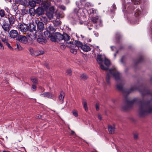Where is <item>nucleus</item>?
I'll list each match as a JSON object with an SVG mask.
<instances>
[{"label": "nucleus", "mask_w": 152, "mask_h": 152, "mask_svg": "<svg viewBox=\"0 0 152 152\" xmlns=\"http://www.w3.org/2000/svg\"><path fill=\"white\" fill-rule=\"evenodd\" d=\"M56 16L57 19H59L62 17L61 15L59 12H57L56 14Z\"/></svg>", "instance_id": "nucleus-46"}, {"label": "nucleus", "mask_w": 152, "mask_h": 152, "mask_svg": "<svg viewBox=\"0 0 152 152\" xmlns=\"http://www.w3.org/2000/svg\"><path fill=\"white\" fill-rule=\"evenodd\" d=\"M64 96L65 94L64 93L63 91H61L58 97L59 101L61 104H62L64 102Z\"/></svg>", "instance_id": "nucleus-18"}, {"label": "nucleus", "mask_w": 152, "mask_h": 152, "mask_svg": "<svg viewBox=\"0 0 152 152\" xmlns=\"http://www.w3.org/2000/svg\"><path fill=\"white\" fill-rule=\"evenodd\" d=\"M97 60L99 64L100 67L102 69L106 70L107 68L104 67V66L102 64L103 62V60L102 58V56L101 55H98L97 56Z\"/></svg>", "instance_id": "nucleus-6"}, {"label": "nucleus", "mask_w": 152, "mask_h": 152, "mask_svg": "<svg viewBox=\"0 0 152 152\" xmlns=\"http://www.w3.org/2000/svg\"><path fill=\"white\" fill-rule=\"evenodd\" d=\"M72 71L70 69H68L66 72V74L67 75L71 76L72 75Z\"/></svg>", "instance_id": "nucleus-44"}, {"label": "nucleus", "mask_w": 152, "mask_h": 152, "mask_svg": "<svg viewBox=\"0 0 152 152\" xmlns=\"http://www.w3.org/2000/svg\"><path fill=\"white\" fill-rule=\"evenodd\" d=\"M44 34L46 39H48L50 38L51 40L53 37V34L47 30L44 32Z\"/></svg>", "instance_id": "nucleus-16"}, {"label": "nucleus", "mask_w": 152, "mask_h": 152, "mask_svg": "<svg viewBox=\"0 0 152 152\" xmlns=\"http://www.w3.org/2000/svg\"><path fill=\"white\" fill-rule=\"evenodd\" d=\"M31 55L32 56H35L36 55V53H34L33 49L32 48H29L28 49Z\"/></svg>", "instance_id": "nucleus-38"}, {"label": "nucleus", "mask_w": 152, "mask_h": 152, "mask_svg": "<svg viewBox=\"0 0 152 152\" xmlns=\"http://www.w3.org/2000/svg\"><path fill=\"white\" fill-rule=\"evenodd\" d=\"M139 91L141 93L142 95L148 94H149L148 93V91L145 89H144L142 91L139 90Z\"/></svg>", "instance_id": "nucleus-34"}, {"label": "nucleus", "mask_w": 152, "mask_h": 152, "mask_svg": "<svg viewBox=\"0 0 152 152\" xmlns=\"http://www.w3.org/2000/svg\"><path fill=\"white\" fill-rule=\"evenodd\" d=\"M28 32H33L36 31V26L33 23H31L28 26Z\"/></svg>", "instance_id": "nucleus-13"}, {"label": "nucleus", "mask_w": 152, "mask_h": 152, "mask_svg": "<svg viewBox=\"0 0 152 152\" xmlns=\"http://www.w3.org/2000/svg\"><path fill=\"white\" fill-rule=\"evenodd\" d=\"M35 3H37V4H39L41 2V0H34Z\"/></svg>", "instance_id": "nucleus-59"}, {"label": "nucleus", "mask_w": 152, "mask_h": 152, "mask_svg": "<svg viewBox=\"0 0 152 152\" xmlns=\"http://www.w3.org/2000/svg\"><path fill=\"white\" fill-rule=\"evenodd\" d=\"M16 16L17 18V21L18 22H20V23L23 20V16L21 15H16Z\"/></svg>", "instance_id": "nucleus-32"}, {"label": "nucleus", "mask_w": 152, "mask_h": 152, "mask_svg": "<svg viewBox=\"0 0 152 152\" xmlns=\"http://www.w3.org/2000/svg\"><path fill=\"white\" fill-rule=\"evenodd\" d=\"M3 24L2 25V28L5 32H8L11 28V26L10 24L7 22L3 20Z\"/></svg>", "instance_id": "nucleus-5"}, {"label": "nucleus", "mask_w": 152, "mask_h": 152, "mask_svg": "<svg viewBox=\"0 0 152 152\" xmlns=\"http://www.w3.org/2000/svg\"><path fill=\"white\" fill-rule=\"evenodd\" d=\"M10 37L13 39H17V37H18V33L17 31L15 30H12L9 33Z\"/></svg>", "instance_id": "nucleus-8"}, {"label": "nucleus", "mask_w": 152, "mask_h": 152, "mask_svg": "<svg viewBox=\"0 0 152 152\" xmlns=\"http://www.w3.org/2000/svg\"><path fill=\"white\" fill-rule=\"evenodd\" d=\"M93 6V4L90 2H86L85 4V7L89 8L91 7H92Z\"/></svg>", "instance_id": "nucleus-39"}, {"label": "nucleus", "mask_w": 152, "mask_h": 152, "mask_svg": "<svg viewBox=\"0 0 152 152\" xmlns=\"http://www.w3.org/2000/svg\"><path fill=\"white\" fill-rule=\"evenodd\" d=\"M47 30L53 34L56 31V29L52 26L50 25L48 27Z\"/></svg>", "instance_id": "nucleus-26"}, {"label": "nucleus", "mask_w": 152, "mask_h": 152, "mask_svg": "<svg viewBox=\"0 0 152 152\" xmlns=\"http://www.w3.org/2000/svg\"><path fill=\"white\" fill-rule=\"evenodd\" d=\"M42 21L44 22H47L48 21V19L46 17L42 16L41 18Z\"/></svg>", "instance_id": "nucleus-53"}, {"label": "nucleus", "mask_w": 152, "mask_h": 152, "mask_svg": "<svg viewBox=\"0 0 152 152\" xmlns=\"http://www.w3.org/2000/svg\"><path fill=\"white\" fill-rule=\"evenodd\" d=\"M134 137L135 140L137 139L138 138V135L137 134H134Z\"/></svg>", "instance_id": "nucleus-58"}, {"label": "nucleus", "mask_w": 152, "mask_h": 152, "mask_svg": "<svg viewBox=\"0 0 152 152\" xmlns=\"http://www.w3.org/2000/svg\"><path fill=\"white\" fill-rule=\"evenodd\" d=\"M63 37L62 43H64L65 41L69 40L70 38V37L66 33L63 34Z\"/></svg>", "instance_id": "nucleus-17"}, {"label": "nucleus", "mask_w": 152, "mask_h": 152, "mask_svg": "<svg viewBox=\"0 0 152 152\" xmlns=\"http://www.w3.org/2000/svg\"><path fill=\"white\" fill-rule=\"evenodd\" d=\"M86 0H80V1L82 4H83L84 3L86 2Z\"/></svg>", "instance_id": "nucleus-64"}, {"label": "nucleus", "mask_w": 152, "mask_h": 152, "mask_svg": "<svg viewBox=\"0 0 152 152\" xmlns=\"http://www.w3.org/2000/svg\"><path fill=\"white\" fill-rule=\"evenodd\" d=\"M46 15L49 18L51 19L53 18V15L52 13L50 12H48L46 13Z\"/></svg>", "instance_id": "nucleus-42"}, {"label": "nucleus", "mask_w": 152, "mask_h": 152, "mask_svg": "<svg viewBox=\"0 0 152 152\" xmlns=\"http://www.w3.org/2000/svg\"><path fill=\"white\" fill-rule=\"evenodd\" d=\"M40 96H43L44 97H46L52 99V94L49 92H46L44 93L41 94Z\"/></svg>", "instance_id": "nucleus-22"}, {"label": "nucleus", "mask_w": 152, "mask_h": 152, "mask_svg": "<svg viewBox=\"0 0 152 152\" xmlns=\"http://www.w3.org/2000/svg\"><path fill=\"white\" fill-rule=\"evenodd\" d=\"M75 47L74 48H71L70 52L74 54H76L77 53V49H75Z\"/></svg>", "instance_id": "nucleus-41"}, {"label": "nucleus", "mask_w": 152, "mask_h": 152, "mask_svg": "<svg viewBox=\"0 0 152 152\" xmlns=\"http://www.w3.org/2000/svg\"><path fill=\"white\" fill-rule=\"evenodd\" d=\"M26 35L28 37V39L29 40L33 41L36 38V32H28Z\"/></svg>", "instance_id": "nucleus-12"}, {"label": "nucleus", "mask_w": 152, "mask_h": 152, "mask_svg": "<svg viewBox=\"0 0 152 152\" xmlns=\"http://www.w3.org/2000/svg\"><path fill=\"white\" fill-rule=\"evenodd\" d=\"M35 22L37 25V28L39 30L41 31L44 29V24L42 22L39 21L37 19H35Z\"/></svg>", "instance_id": "nucleus-11"}, {"label": "nucleus", "mask_w": 152, "mask_h": 152, "mask_svg": "<svg viewBox=\"0 0 152 152\" xmlns=\"http://www.w3.org/2000/svg\"><path fill=\"white\" fill-rule=\"evenodd\" d=\"M4 48L3 44L0 41V49L3 50Z\"/></svg>", "instance_id": "nucleus-57"}, {"label": "nucleus", "mask_w": 152, "mask_h": 152, "mask_svg": "<svg viewBox=\"0 0 152 152\" xmlns=\"http://www.w3.org/2000/svg\"><path fill=\"white\" fill-rule=\"evenodd\" d=\"M112 9L111 11L112 12H113L116 9V7L115 5L114 4H113L112 6Z\"/></svg>", "instance_id": "nucleus-49"}, {"label": "nucleus", "mask_w": 152, "mask_h": 152, "mask_svg": "<svg viewBox=\"0 0 152 152\" xmlns=\"http://www.w3.org/2000/svg\"><path fill=\"white\" fill-rule=\"evenodd\" d=\"M137 100L136 99H134L131 100L127 99L126 101V103L129 106H131L133 104L135 103L137 101Z\"/></svg>", "instance_id": "nucleus-24"}, {"label": "nucleus", "mask_w": 152, "mask_h": 152, "mask_svg": "<svg viewBox=\"0 0 152 152\" xmlns=\"http://www.w3.org/2000/svg\"><path fill=\"white\" fill-rule=\"evenodd\" d=\"M110 48L112 51H114L116 49V48L114 46H111Z\"/></svg>", "instance_id": "nucleus-61"}, {"label": "nucleus", "mask_w": 152, "mask_h": 152, "mask_svg": "<svg viewBox=\"0 0 152 152\" xmlns=\"http://www.w3.org/2000/svg\"><path fill=\"white\" fill-rule=\"evenodd\" d=\"M111 75H113L115 80L118 83H120V84L118 83L117 84V87L119 90L122 91L123 90L122 82L120 79V74L117 71L115 67L110 69L109 70V72L107 75L106 77V82L109 85L110 84V79Z\"/></svg>", "instance_id": "nucleus-1"}, {"label": "nucleus", "mask_w": 152, "mask_h": 152, "mask_svg": "<svg viewBox=\"0 0 152 152\" xmlns=\"http://www.w3.org/2000/svg\"><path fill=\"white\" fill-rule=\"evenodd\" d=\"M58 7V8L63 10H66V7L63 5H59Z\"/></svg>", "instance_id": "nucleus-51"}, {"label": "nucleus", "mask_w": 152, "mask_h": 152, "mask_svg": "<svg viewBox=\"0 0 152 152\" xmlns=\"http://www.w3.org/2000/svg\"><path fill=\"white\" fill-rule=\"evenodd\" d=\"M139 89V88L137 87L136 86H134L132 87L131 88L130 90V91L127 92V93L129 94L131 92L133 91L136 90H138Z\"/></svg>", "instance_id": "nucleus-36"}, {"label": "nucleus", "mask_w": 152, "mask_h": 152, "mask_svg": "<svg viewBox=\"0 0 152 152\" xmlns=\"http://www.w3.org/2000/svg\"><path fill=\"white\" fill-rule=\"evenodd\" d=\"M73 115L76 117H77L78 116V113L75 110H74L72 111Z\"/></svg>", "instance_id": "nucleus-52"}, {"label": "nucleus", "mask_w": 152, "mask_h": 152, "mask_svg": "<svg viewBox=\"0 0 152 152\" xmlns=\"http://www.w3.org/2000/svg\"><path fill=\"white\" fill-rule=\"evenodd\" d=\"M132 3L134 4H138L140 3V0H131Z\"/></svg>", "instance_id": "nucleus-47"}, {"label": "nucleus", "mask_w": 152, "mask_h": 152, "mask_svg": "<svg viewBox=\"0 0 152 152\" xmlns=\"http://www.w3.org/2000/svg\"><path fill=\"white\" fill-rule=\"evenodd\" d=\"M139 109V115L141 117L146 113H151L152 112V99L149 101L142 102Z\"/></svg>", "instance_id": "nucleus-3"}, {"label": "nucleus", "mask_w": 152, "mask_h": 152, "mask_svg": "<svg viewBox=\"0 0 152 152\" xmlns=\"http://www.w3.org/2000/svg\"><path fill=\"white\" fill-rule=\"evenodd\" d=\"M66 47L70 48H74L75 47V45L73 42L70 41L69 42H67L66 43Z\"/></svg>", "instance_id": "nucleus-23"}, {"label": "nucleus", "mask_w": 152, "mask_h": 152, "mask_svg": "<svg viewBox=\"0 0 152 152\" xmlns=\"http://www.w3.org/2000/svg\"><path fill=\"white\" fill-rule=\"evenodd\" d=\"M88 29L89 30H91L92 29L93 26L92 25H90V26H89L88 25Z\"/></svg>", "instance_id": "nucleus-62"}, {"label": "nucleus", "mask_w": 152, "mask_h": 152, "mask_svg": "<svg viewBox=\"0 0 152 152\" xmlns=\"http://www.w3.org/2000/svg\"><path fill=\"white\" fill-rule=\"evenodd\" d=\"M76 11L72 12L69 15V19L71 23L73 25H75L79 22L80 24L83 23V21H80L83 18H84V15L82 8H80L78 10L77 13Z\"/></svg>", "instance_id": "nucleus-2"}, {"label": "nucleus", "mask_w": 152, "mask_h": 152, "mask_svg": "<svg viewBox=\"0 0 152 152\" xmlns=\"http://www.w3.org/2000/svg\"><path fill=\"white\" fill-rule=\"evenodd\" d=\"M21 12L23 15H25L28 13V11L27 9L23 8L21 10Z\"/></svg>", "instance_id": "nucleus-45"}, {"label": "nucleus", "mask_w": 152, "mask_h": 152, "mask_svg": "<svg viewBox=\"0 0 152 152\" xmlns=\"http://www.w3.org/2000/svg\"><path fill=\"white\" fill-rule=\"evenodd\" d=\"M8 83V82L7 81V80H3L2 83H1V86H5L6 85H7V86Z\"/></svg>", "instance_id": "nucleus-48"}, {"label": "nucleus", "mask_w": 152, "mask_h": 152, "mask_svg": "<svg viewBox=\"0 0 152 152\" xmlns=\"http://www.w3.org/2000/svg\"><path fill=\"white\" fill-rule=\"evenodd\" d=\"M36 53V55L35 56H39L43 54L44 53V51L43 50H37Z\"/></svg>", "instance_id": "nucleus-40"}, {"label": "nucleus", "mask_w": 152, "mask_h": 152, "mask_svg": "<svg viewBox=\"0 0 152 152\" xmlns=\"http://www.w3.org/2000/svg\"><path fill=\"white\" fill-rule=\"evenodd\" d=\"M63 35L57 32L55 33L54 36H53L51 39V40L53 42H60L62 41Z\"/></svg>", "instance_id": "nucleus-4"}, {"label": "nucleus", "mask_w": 152, "mask_h": 152, "mask_svg": "<svg viewBox=\"0 0 152 152\" xmlns=\"http://www.w3.org/2000/svg\"><path fill=\"white\" fill-rule=\"evenodd\" d=\"M75 47L77 46L78 48H81V46L83 45V44L81 42L79 41H75Z\"/></svg>", "instance_id": "nucleus-30"}, {"label": "nucleus", "mask_w": 152, "mask_h": 152, "mask_svg": "<svg viewBox=\"0 0 152 152\" xmlns=\"http://www.w3.org/2000/svg\"><path fill=\"white\" fill-rule=\"evenodd\" d=\"M53 24L56 27L59 26L61 23V21L59 19H56L53 21Z\"/></svg>", "instance_id": "nucleus-25"}, {"label": "nucleus", "mask_w": 152, "mask_h": 152, "mask_svg": "<svg viewBox=\"0 0 152 152\" xmlns=\"http://www.w3.org/2000/svg\"><path fill=\"white\" fill-rule=\"evenodd\" d=\"M141 14V12L139 9H137L134 13L136 17H137Z\"/></svg>", "instance_id": "nucleus-37"}, {"label": "nucleus", "mask_w": 152, "mask_h": 152, "mask_svg": "<svg viewBox=\"0 0 152 152\" xmlns=\"http://www.w3.org/2000/svg\"><path fill=\"white\" fill-rule=\"evenodd\" d=\"M50 5V3L46 1L42 2L41 4V7L45 9V10H48Z\"/></svg>", "instance_id": "nucleus-15"}, {"label": "nucleus", "mask_w": 152, "mask_h": 152, "mask_svg": "<svg viewBox=\"0 0 152 152\" xmlns=\"http://www.w3.org/2000/svg\"><path fill=\"white\" fill-rule=\"evenodd\" d=\"M104 63L105 65L107 66V67H106V68H107V69L106 70H107L108 69V67L110 65V61L107 59L105 58L104 60Z\"/></svg>", "instance_id": "nucleus-33"}, {"label": "nucleus", "mask_w": 152, "mask_h": 152, "mask_svg": "<svg viewBox=\"0 0 152 152\" xmlns=\"http://www.w3.org/2000/svg\"><path fill=\"white\" fill-rule=\"evenodd\" d=\"M82 104L85 111L86 112L88 110V108L87 105V102L85 99H83V100L82 102Z\"/></svg>", "instance_id": "nucleus-29"}, {"label": "nucleus", "mask_w": 152, "mask_h": 152, "mask_svg": "<svg viewBox=\"0 0 152 152\" xmlns=\"http://www.w3.org/2000/svg\"><path fill=\"white\" fill-rule=\"evenodd\" d=\"M98 11L96 10H95L94 9H90L88 11V13L89 16L90 17L97 15Z\"/></svg>", "instance_id": "nucleus-14"}, {"label": "nucleus", "mask_w": 152, "mask_h": 152, "mask_svg": "<svg viewBox=\"0 0 152 152\" xmlns=\"http://www.w3.org/2000/svg\"><path fill=\"white\" fill-rule=\"evenodd\" d=\"M37 88V86L34 85H33L31 87V89L33 91H34L36 90Z\"/></svg>", "instance_id": "nucleus-55"}, {"label": "nucleus", "mask_w": 152, "mask_h": 152, "mask_svg": "<svg viewBox=\"0 0 152 152\" xmlns=\"http://www.w3.org/2000/svg\"><path fill=\"white\" fill-rule=\"evenodd\" d=\"M28 4L32 7H34L36 6V4L34 0L30 1Z\"/></svg>", "instance_id": "nucleus-31"}, {"label": "nucleus", "mask_w": 152, "mask_h": 152, "mask_svg": "<svg viewBox=\"0 0 152 152\" xmlns=\"http://www.w3.org/2000/svg\"><path fill=\"white\" fill-rule=\"evenodd\" d=\"M18 40L20 42L26 44L28 42V39L27 37L24 36L19 35L18 37Z\"/></svg>", "instance_id": "nucleus-10"}, {"label": "nucleus", "mask_w": 152, "mask_h": 152, "mask_svg": "<svg viewBox=\"0 0 152 152\" xmlns=\"http://www.w3.org/2000/svg\"><path fill=\"white\" fill-rule=\"evenodd\" d=\"M37 41L39 43L44 44H45L46 42V40L45 39L41 38L39 37L37 39Z\"/></svg>", "instance_id": "nucleus-27"}, {"label": "nucleus", "mask_w": 152, "mask_h": 152, "mask_svg": "<svg viewBox=\"0 0 152 152\" xmlns=\"http://www.w3.org/2000/svg\"><path fill=\"white\" fill-rule=\"evenodd\" d=\"M91 21L94 23H98L99 25L100 26H102V21L100 19L99 17L97 15L91 17Z\"/></svg>", "instance_id": "nucleus-7"}, {"label": "nucleus", "mask_w": 152, "mask_h": 152, "mask_svg": "<svg viewBox=\"0 0 152 152\" xmlns=\"http://www.w3.org/2000/svg\"><path fill=\"white\" fill-rule=\"evenodd\" d=\"M96 110L97 111H98L99 109V105L97 103L96 104Z\"/></svg>", "instance_id": "nucleus-60"}, {"label": "nucleus", "mask_w": 152, "mask_h": 152, "mask_svg": "<svg viewBox=\"0 0 152 152\" xmlns=\"http://www.w3.org/2000/svg\"><path fill=\"white\" fill-rule=\"evenodd\" d=\"M31 80L34 84H37L38 83L37 79L34 77H32L31 78Z\"/></svg>", "instance_id": "nucleus-43"}, {"label": "nucleus", "mask_w": 152, "mask_h": 152, "mask_svg": "<svg viewBox=\"0 0 152 152\" xmlns=\"http://www.w3.org/2000/svg\"><path fill=\"white\" fill-rule=\"evenodd\" d=\"M10 49H12V47L10 46V44L8 43V41L5 44Z\"/></svg>", "instance_id": "nucleus-56"}, {"label": "nucleus", "mask_w": 152, "mask_h": 152, "mask_svg": "<svg viewBox=\"0 0 152 152\" xmlns=\"http://www.w3.org/2000/svg\"><path fill=\"white\" fill-rule=\"evenodd\" d=\"M28 26L24 23H21L19 25V29L22 32H25L28 31Z\"/></svg>", "instance_id": "nucleus-9"}, {"label": "nucleus", "mask_w": 152, "mask_h": 152, "mask_svg": "<svg viewBox=\"0 0 152 152\" xmlns=\"http://www.w3.org/2000/svg\"><path fill=\"white\" fill-rule=\"evenodd\" d=\"M80 77L81 79L83 80H85L88 78V77L87 75L84 73L81 74Z\"/></svg>", "instance_id": "nucleus-35"}, {"label": "nucleus", "mask_w": 152, "mask_h": 152, "mask_svg": "<svg viewBox=\"0 0 152 152\" xmlns=\"http://www.w3.org/2000/svg\"><path fill=\"white\" fill-rule=\"evenodd\" d=\"M44 10L43 8L38 7L36 10V13L38 15H42L44 14Z\"/></svg>", "instance_id": "nucleus-21"}, {"label": "nucleus", "mask_w": 152, "mask_h": 152, "mask_svg": "<svg viewBox=\"0 0 152 152\" xmlns=\"http://www.w3.org/2000/svg\"><path fill=\"white\" fill-rule=\"evenodd\" d=\"M8 18L10 23L9 24L11 26L12 25L15 21V19L14 17L11 15V16H8Z\"/></svg>", "instance_id": "nucleus-19"}, {"label": "nucleus", "mask_w": 152, "mask_h": 152, "mask_svg": "<svg viewBox=\"0 0 152 152\" xmlns=\"http://www.w3.org/2000/svg\"><path fill=\"white\" fill-rule=\"evenodd\" d=\"M69 129L71 131L72 134V135L75 134V133L74 131L71 130L70 128H69Z\"/></svg>", "instance_id": "nucleus-63"}, {"label": "nucleus", "mask_w": 152, "mask_h": 152, "mask_svg": "<svg viewBox=\"0 0 152 152\" xmlns=\"http://www.w3.org/2000/svg\"><path fill=\"white\" fill-rule=\"evenodd\" d=\"M2 41L5 44L8 42V40L6 38H1Z\"/></svg>", "instance_id": "nucleus-54"}, {"label": "nucleus", "mask_w": 152, "mask_h": 152, "mask_svg": "<svg viewBox=\"0 0 152 152\" xmlns=\"http://www.w3.org/2000/svg\"><path fill=\"white\" fill-rule=\"evenodd\" d=\"M81 49L85 52H88L91 50L90 47L86 44L83 45L81 46Z\"/></svg>", "instance_id": "nucleus-20"}, {"label": "nucleus", "mask_w": 152, "mask_h": 152, "mask_svg": "<svg viewBox=\"0 0 152 152\" xmlns=\"http://www.w3.org/2000/svg\"><path fill=\"white\" fill-rule=\"evenodd\" d=\"M108 130L110 134H113L114 133L115 128L111 126H109L108 127Z\"/></svg>", "instance_id": "nucleus-28"}, {"label": "nucleus", "mask_w": 152, "mask_h": 152, "mask_svg": "<svg viewBox=\"0 0 152 152\" xmlns=\"http://www.w3.org/2000/svg\"><path fill=\"white\" fill-rule=\"evenodd\" d=\"M0 15L1 17H3L4 16V12L3 10H0Z\"/></svg>", "instance_id": "nucleus-50"}]
</instances>
